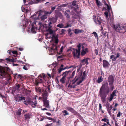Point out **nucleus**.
Masks as SVG:
<instances>
[{
  "label": "nucleus",
  "mask_w": 126,
  "mask_h": 126,
  "mask_svg": "<svg viewBox=\"0 0 126 126\" xmlns=\"http://www.w3.org/2000/svg\"><path fill=\"white\" fill-rule=\"evenodd\" d=\"M80 67H79L78 69L76 76L75 78L71 81L72 77L74 76L75 73V71L73 72L72 77H69L68 78V82H66V86L69 87L74 88V84L75 85H79L85 80L86 77V71L82 73V71L80 70Z\"/></svg>",
  "instance_id": "obj_1"
},
{
  "label": "nucleus",
  "mask_w": 126,
  "mask_h": 126,
  "mask_svg": "<svg viewBox=\"0 0 126 126\" xmlns=\"http://www.w3.org/2000/svg\"><path fill=\"white\" fill-rule=\"evenodd\" d=\"M47 33L46 34V39H50L51 41L53 42H55V44H53L51 49L49 50V54L50 55H53L55 51L57 50L56 44L58 42V40L57 36H55L53 35V31L51 29L48 30Z\"/></svg>",
  "instance_id": "obj_2"
},
{
  "label": "nucleus",
  "mask_w": 126,
  "mask_h": 126,
  "mask_svg": "<svg viewBox=\"0 0 126 126\" xmlns=\"http://www.w3.org/2000/svg\"><path fill=\"white\" fill-rule=\"evenodd\" d=\"M78 50L77 49L70 47L67 50V51L68 52L71 51L73 53V56L75 57H77L79 58L81 50V54L82 56H84L88 52V48L84 47L82 45L80 44H79L78 46Z\"/></svg>",
  "instance_id": "obj_3"
},
{
  "label": "nucleus",
  "mask_w": 126,
  "mask_h": 126,
  "mask_svg": "<svg viewBox=\"0 0 126 126\" xmlns=\"http://www.w3.org/2000/svg\"><path fill=\"white\" fill-rule=\"evenodd\" d=\"M110 92V89L108 84L107 82L103 84L100 89L99 94L102 102L105 103L106 98L107 94Z\"/></svg>",
  "instance_id": "obj_4"
},
{
  "label": "nucleus",
  "mask_w": 126,
  "mask_h": 126,
  "mask_svg": "<svg viewBox=\"0 0 126 126\" xmlns=\"http://www.w3.org/2000/svg\"><path fill=\"white\" fill-rule=\"evenodd\" d=\"M52 12H45V14H44L43 12L40 13V12L39 14H37L36 15H34L32 17L35 20L37 19L40 18L41 20H42L47 18V15L50 14Z\"/></svg>",
  "instance_id": "obj_5"
},
{
  "label": "nucleus",
  "mask_w": 126,
  "mask_h": 126,
  "mask_svg": "<svg viewBox=\"0 0 126 126\" xmlns=\"http://www.w3.org/2000/svg\"><path fill=\"white\" fill-rule=\"evenodd\" d=\"M111 26L117 32L122 33L125 32V31H124L125 29L122 25L119 24L115 25L114 24H111Z\"/></svg>",
  "instance_id": "obj_6"
},
{
  "label": "nucleus",
  "mask_w": 126,
  "mask_h": 126,
  "mask_svg": "<svg viewBox=\"0 0 126 126\" xmlns=\"http://www.w3.org/2000/svg\"><path fill=\"white\" fill-rule=\"evenodd\" d=\"M7 75V73L5 71L3 67L0 66V78H5Z\"/></svg>",
  "instance_id": "obj_7"
},
{
  "label": "nucleus",
  "mask_w": 126,
  "mask_h": 126,
  "mask_svg": "<svg viewBox=\"0 0 126 126\" xmlns=\"http://www.w3.org/2000/svg\"><path fill=\"white\" fill-rule=\"evenodd\" d=\"M42 97L44 106L47 108H50V107L49 106V102L48 101L47 99V97L46 96L43 95Z\"/></svg>",
  "instance_id": "obj_8"
},
{
  "label": "nucleus",
  "mask_w": 126,
  "mask_h": 126,
  "mask_svg": "<svg viewBox=\"0 0 126 126\" xmlns=\"http://www.w3.org/2000/svg\"><path fill=\"white\" fill-rule=\"evenodd\" d=\"M117 90H115L110 95L109 97H108V99L109 100L110 102L112 101L114 96H116V93L117 92Z\"/></svg>",
  "instance_id": "obj_9"
},
{
  "label": "nucleus",
  "mask_w": 126,
  "mask_h": 126,
  "mask_svg": "<svg viewBox=\"0 0 126 126\" xmlns=\"http://www.w3.org/2000/svg\"><path fill=\"white\" fill-rule=\"evenodd\" d=\"M73 11L74 12H75L77 13V15L75 14V15L73 14V18H74L75 19H77L78 18H79L80 17V16L78 14V13H79V12L78 11H77L78 9V8H73Z\"/></svg>",
  "instance_id": "obj_10"
},
{
  "label": "nucleus",
  "mask_w": 126,
  "mask_h": 126,
  "mask_svg": "<svg viewBox=\"0 0 126 126\" xmlns=\"http://www.w3.org/2000/svg\"><path fill=\"white\" fill-rule=\"evenodd\" d=\"M57 20V19L56 18H50L48 20L49 22L48 24L49 28H50L51 27V26H50V25L52 24V23H54L56 22Z\"/></svg>",
  "instance_id": "obj_11"
},
{
  "label": "nucleus",
  "mask_w": 126,
  "mask_h": 126,
  "mask_svg": "<svg viewBox=\"0 0 126 126\" xmlns=\"http://www.w3.org/2000/svg\"><path fill=\"white\" fill-rule=\"evenodd\" d=\"M108 81L109 82V84H113L114 82L113 76L111 75L109 76L108 78Z\"/></svg>",
  "instance_id": "obj_12"
},
{
  "label": "nucleus",
  "mask_w": 126,
  "mask_h": 126,
  "mask_svg": "<svg viewBox=\"0 0 126 126\" xmlns=\"http://www.w3.org/2000/svg\"><path fill=\"white\" fill-rule=\"evenodd\" d=\"M39 24L40 25V28H39L40 30H42L45 28H47V24H45L44 25L40 23H39Z\"/></svg>",
  "instance_id": "obj_13"
},
{
  "label": "nucleus",
  "mask_w": 126,
  "mask_h": 126,
  "mask_svg": "<svg viewBox=\"0 0 126 126\" xmlns=\"http://www.w3.org/2000/svg\"><path fill=\"white\" fill-rule=\"evenodd\" d=\"M93 19H94V20L95 22L97 23H98L99 24H100L102 20L101 19H100V17H99V18H98V20L97 21L95 19H96V16H93Z\"/></svg>",
  "instance_id": "obj_14"
},
{
  "label": "nucleus",
  "mask_w": 126,
  "mask_h": 126,
  "mask_svg": "<svg viewBox=\"0 0 126 126\" xmlns=\"http://www.w3.org/2000/svg\"><path fill=\"white\" fill-rule=\"evenodd\" d=\"M103 66L104 67H108L110 65L109 63L106 60H104L103 61Z\"/></svg>",
  "instance_id": "obj_15"
},
{
  "label": "nucleus",
  "mask_w": 126,
  "mask_h": 126,
  "mask_svg": "<svg viewBox=\"0 0 126 126\" xmlns=\"http://www.w3.org/2000/svg\"><path fill=\"white\" fill-rule=\"evenodd\" d=\"M81 63L82 65H84L85 64L87 65L88 64V59L86 58L82 60L81 62Z\"/></svg>",
  "instance_id": "obj_16"
},
{
  "label": "nucleus",
  "mask_w": 126,
  "mask_h": 126,
  "mask_svg": "<svg viewBox=\"0 0 126 126\" xmlns=\"http://www.w3.org/2000/svg\"><path fill=\"white\" fill-rule=\"evenodd\" d=\"M108 10L104 13V15L107 18H108L109 16V11L111 10V8H107Z\"/></svg>",
  "instance_id": "obj_17"
},
{
  "label": "nucleus",
  "mask_w": 126,
  "mask_h": 126,
  "mask_svg": "<svg viewBox=\"0 0 126 126\" xmlns=\"http://www.w3.org/2000/svg\"><path fill=\"white\" fill-rule=\"evenodd\" d=\"M28 104L31 105L32 107L34 108L36 104V102L34 103L33 101H30L28 102Z\"/></svg>",
  "instance_id": "obj_18"
},
{
  "label": "nucleus",
  "mask_w": 126,
  "mask_h": 126,
  "mask_svg": "<svg viewBox=\"0 0 126 126\" xmlns=\"http://www.w3.org/2000/svg\"><path fill=\"white\" fill-rule=\"evenodd\" d=\"M37 30V28L35 27L32 26L31 29V32L33 33H35L36 31Z\"/></svg>",
  "instance_id": "obj_19"
},
{
  "label": "nucleus",
  "mask_w": 126,
  "mask_h": 126,
  "mask_svg": "<svg viewBox=\"0 0 126 126\" xmlns=\"http://www.w3.org/2000/svg\"><path fill=\"white\" fill-rule=\"evenodd\" d=\"M83 31L82 30L76 29L75 30L74 32L76 34H78L79 33H81Z\"/></svg>",
  "instance_id": "obj_20"
},
{
  "label": "nucleus",
  "mask_w": 126,
  "mask_h": 126,
  "mask_svg": "<svg viewBox=\"0 0 126 126\" xmlns=\"http://www.w3.org/2000/svg\"><path fill=\"white\" fill-rule=\"evenodd\" d=\"M71 71H66L63 73V78L65 77H66L68 74L70 73Z\"/></svg>",
  "instance_id": "obj_21"
},
{
  "label": "nucleus",
  "mask_w": 126,
  "mask_h": 126,
  "mask_svg": "<svg viewBox=\"0 0 126 126\" xmlns=\"http://www.w3.org/2000/svg\"><path fill=\"white\" fill-rule=\"evenodd\" d=\"M39 78H43V79L45 81L46 80V79H45V75L44 74H41L39 76Z\"/></svg>",
  "instance_id": "obj_22"
},
{
  "label": "nucleus",
  "mask_w": 126,
  "mask_h": 126,
  "mask_svg": "<svg viewBox=\"0 0 126 126\" xmlns=\"http://www.w3.org/2000/svg\"><path fill=\"white\" fill-rule=\"evenodd\" d=\"M77 2L76 1H74L73 2L72 4V5L74 6H75V7H77V8H78V5L77 4Z\"/></svg>",
  "instance_id": "obj_23"
},
{
  "label": "nucleus",
  "mask_w": 126,
  "mask_h": 126,
  "mask_svg": "<svg viewBox=\"0 0 126 126\" xmlns=\"http://www.w3.org/2000/svg\"><path fill=\"white\" fill-rule=\"evenodd\" d=\"M63 59V57L62 55L59 56L58 57L57 60L58 61H62Z\"/></svg>",
  "instance_id": "obj_24"
},
{
  "label": "nucleus",
  "mask_w": 126,
  "mask_h": 126,
  "mask_svg": "<svg viewBox=\"0 0 126 126\" xmlns=\"http://www.w3.org/2000/svg\"><path fill=\"white\" fill-rule=\"evenodd\" d=\"M67 109L70 111L72 113H74L75 112V110L73 109L70 107H68L67 108Z\"/></svg>",
  "instance_id": "obj_25"
},
{
  "label": "nucleus",
  "mask_w": 126,
  "mask_h": 126,
  "mask_svg": "<svg viewBox=\"0 0 126 126\" xmlns=\"http://www.w3.org/2000/svg\"><path fill=\"white\" fill-rule=\"evenodd\" d=\"M25 98L24 97H20L19 98L18 101L20 102H22L23 101H25Z\"/></svg>",
  "instance_id": "obj_26"
},
{
  "label": "nucleus",
  "mask_w": 126,
  "mask_h": 126,
  "mask_svg": "<svg viewBox=\"0 0 126 126\" xmlns=\"http://www.w3.org/2000/svg\"><path fill=\"white\" fill-rule=\"evenodd\" d=\"M63 65L62 64L61 65V67H60L59 69H58V72L59 73H60L63 70Z\"/></svg>",
  "instance_id": "obj_27"
},
{
  "label": "nucleus",
  "mask_w": 126,
  "mask_h": 126,
  "mask_svg": "<svg viewBox=\"0 0 126 126\" xmlns=\"http://www.w3.org/2000/svg\"><path fill=\"white\" fill-rule=\"evenodd\" d=\"M97 5L98 7L102 5V3L100 2V1L98 0L96 1Z\"/></svg>",
  "instance_id": "obj_28"
},
{
  "label": "nucleus",
  "mask_w": 126,
  "mask_h": 126,
  "mask_svg": "<svg viewBox=\"0 0 126 126\" xmlns=\"http://www.w3.org/2000/svg\"><path fill=\"white\" fill-rule=\"evenodd\" d=\"M47 119L49 120H51V121H50V122H51V121H52L53 122H55L56 121V120L55 119H53L52 118H51L50 117H47Z\"/></svg>",
  "instance_id": "obj_29"
},
{
  "label": "nucleus",
  "mask_w": 126,
  "mask_h": 126,
  "mask_svg": "<svg viewBox=\"0 0 126 126\" xmlns=\"http://www.w3.org/2000/svg\"><path fill=\"white\" fill-rule=\"evenodd\" d=\"M25 117L26 120H28L30 117V115L29 114H26L25 116Z\"/></svg>",
  "instance_id": "obj_30"
},
{
  "label": "nucleus",
  "mask_w": 126,
  "mask_h": 126,
  "mask_svg": "<svg viewBox=\"0 0 126 126\" xmlns=\"http://www.w3.org/2000/svg\"><path fill=\"white\" fill-rule=\"evenodd\" d=\"M102 78V77L101 76L99 78H98L97 80V82L98 83H100L102 81L103 79Z\"/></svg>",
  "instance_id": "obj_31"
},
{
  "label": "nucleus",
  "mask_w": 126,
  "mask_h": 126,
  "mask_svg": "<svg viewBox=\"0 0 126 126\" xmlns=\"http://www.w3.org/2000/svg\"><path fill=\"white\" fill-rule=\"evenodd\" d=\"M43 82V80L42 79H39L36 81V82L38 84V83H41Z\"/></svg>",
  "instance_id": "obj_32"
},
{
  "label": "nucleus",
  "mask_w": 126,
  "mask_h": 126,
  "mask_svg": "<svg viewBox=\"0 0 126 126\" xmlns=\"http://www.w3.org/2000/svg\"><path fill=\"white\" fill-rule=\"evenodd\" d=\"M109 84L110 90L111 91H112L114 88V86L113 85V84Z\"/></svg>",
  "instance_id": "obj_33"
},
{
  "label": "nucleus",
  "mask_w": 126,
  "mask_h": 126,
  "mask_svg": "<svg viewBox=\"0 0 126 126\" xmlns=\"http://www.w3.org/2000/svg\"><path fill=\"white\" fill-rule=\"evenodd\" d=\"M21 109H19L18 110L17 112L16 113V114L17 115H20L21 114Z\"/></svg>",
  "instance_id": "obj_34"
},
{
  "label": "nucleus",
  "mask_w": 126,
  "mask_h": 126,
  "mask_svg": "<svg viewBox=\"0 0 126 126\" xmlns=\"http://www.w3.org/2000/svg\"><path fill=\"white\" fill-rule=\"evenodd\" d=\"M110 25L111 24H114L113 23V22L114 21V18L113 17H111L110 18Z\"/></svg>",
  "instance_id": "obj_35"
},
{
  "label": "nucleus",
  "mask_w": 126,
  "mask_h": 126,
  "mask_svg": "<svg viewBox=\"0 0 126 126\" xmlns=\"http://www.w3.org/2000/svg\"><path fill=\"white\" fill-rule=\"evenodd\" d=\"M104 4L106 5L107 6V8H111V7L109 5H108L107 4V3H106V2L104 1Z\"/></svg>",
  "instance_id": "obj_36"
},
{
  "label": "nucleus",
  "mask_w": 126,
  "mask_h": 126,
  "mask_svg": "<svg viewBox=\"0 0 126 126\" xmlns=\"http://www.w3.org/2000/svg\"><path fill=\"white\" fill-rule=\"evenodd\" d=\"M106 108L107 109L109 108V107L110 105V104L108 102H107L106 103Z\"/></svg>",
  "instance_id": "obj_37"
},
{
  "label": "nucleus",
  "mask_w": 126,
  "mask_h": 126,
  "mask_svg": "<svg viewBox=\"0 0 126 126\" xmlns=\"http://www.w3.org/2000/svg\"><path fill=\"white\" fill-rule=\"evenodd\" d=\"M92 33L94 34V36L95 37H97V38H98L97 34L95 32H93Z\"/></svg>",
  "instance_id": "obj_38"
},
{
  "label": "nucleus",
  "mask_w": 126,
  "mask_h": 126,
  "mask_svg": "<svg viewBox=\"0 0 126 126\" xmlns=\"http://www.w3.org/2000/svg\"><path fill=\"white\" fill-rule=\"evenodd\" d=\"M57 26L60 28H62L63 27V25L62 24H60L58 25Z\"/></svg>",
  "instance_id": "obj_39"
},
{
  "label": "nucleus",
  "mask_w": 126,
  "mask_h": 126,
  "mask_svg": "<svg viewBox=\"0 0 126 126\" xmlns=\"http://www.w3.org/2000/svg\"><path fill=\"white\" fill-rule=\"evenodd\" d=\"M72 66H67L66 67H64V68H63V70H64L66 69H68L69 68H71L72 67Z\"/></svg>",
  "instance_id": "obj_40"
},
{
  "label": "nucleus",
  "mask_w": 126,
  "mask_h": 126,
  "mask_svg": "<svg viewBox=\"0 0 126 126\" xmlns=\"http://www.w3.org/2000/svg\"><path fill=\"white\" fill-rule=\"evenodd\" d=\"M29 68V66H24L23 67V69L26 70H27Z\"/></svg>",
  "instance_id": "obj_41"
},
{
  "label": "nucleus",
  "mask_w": 126,
  "mask_h": 126,
  "mask_svg": "<svg viewBox=\"0 0 126 126\" xmlns=\"http://www.w3.org/2000/svg\"><path fill=\"white\" fill-rule=\"evenodd\" d=\"M57 63L56 62H54L53 64L52 65L54 66V67H55L57 66Z\"/></svg>",
  "instance_id": "obj_42"
},
{
  "label": "nucleus",
  "mask_w": 126,
  "mask_h": 126,
  "mask_svg": "<svg viewBox=\"0 0 126 126\" xmlns=\"http://www.w3.org/2000/svg\"><path fill=\"white\" fill-rule=\"evenodd\" d=\"M63 113H65V114H63L64 115H67L69 114L67 112V111L66 110H63Z\"/></svg>",
  "instance_id": "obj_43"
},
{
  "label": "nucleus",
  "mask_w": 126,
  "mask_h": 126,
  "mask_svg": "<svg viewBox=\"0 0 126 126\" xmlns=\"http://www.w3.org/2000/svg\"><path fill=\"white\" fill-rule=\"evenodd\" d=\"M6 60L7 62H10V57H9L8 58H6Z\"/></svg>",
  "instance_id": "obj_44"
},
{
  "label": "nucleus",
  "mask_w": 126,
  "mask_h": 126,
  "mask_svg": "<svg viewBox=\"0 0 126 126\" xmlns=\"http://www.w3.org/2000/svg\"><path fill=\"white\" fill-rule=\"evenodd\" d=\"M99 110H102V106L101 105L100 103H99Z\"/></svg>",
  "instance_id": "obj_45"
},
{
  "label": "nucleus",
  "mask_w": 126,
  "mask_h": 126,
  "mask_svg": "<svg viewBox=\"0 0 126 126\" xmlns=\"http://www.w3.org/2000/svg\"><path fill=\"white\" fill-rule=\"evenodd\" d=\"M117 58L116 57V56H114V58L112 59V61H115Z\"/></svg>",
  "instance_id": "obj_46"
},
{
  "label": "nucleus",
  "mask_w": 126,
  "mask_h": 126,
  "mask_svg": "<svg viewBox=\"0 0 126 126\" xmlns=\"http://www.w3.org/2000/svg\"><path fill=\"white\" fill-rule=\"evenodd\" d=\"M60 82L61 83V84L63 83V77L60 79Z\"/></svg>",
  "instance_id": "obj_47"
},
{
  "label": "nucleus",
  "mask_w": 126,
  "mask_h": 126,
  "mask_svg": "<svg viewBox=\"0 0 126 126\" xmlns=\"http://www.w3.org/2000/svg\"><path fill=\"white\" fill-rule=\"evenodd\" d=\"M108 119H107V118H105L103 119H102L101 121H104L105 122H107V121Z\"/></svg>",
  "instance_id": "obj_48"
},
{
  "label": "nucleus",
  "mask_w": 126,
  "mask_h": 126,
  "mask_svg": "<svg viewBox=\"0 0 126 126\" xmlns=\"http://www.w3.org/2000/svg\"><path fill=\"white\" fill-rule=\"evenodd\" d=\"M95 53L96 55H97L98 54V50L97 49H95Z\"/></svg>",
  "instance_id": "obj_49"
},
{
  "label": "nucleus",
  "mask_w": 126,
  "mask_h": 126,
  "mask_svg": "<svg viewBox=\"0 0 126 126\" xmlns=\"http://www.w3.org/2000/svg\"><path fill=\"white\" fill-rule=\"evenodd\" d=\"M15 60L14 59H10V62H15Z\"/></svg>",
  "instance_id": "obj_50"
},
{
  "label": "nucleus",
  "mask_w": 126,
  "mask_h": 126,
  "mask_svg": "<svg viewBox=\"0 0 126 126\" xmlns=\"http://www.w3.org/2000/svg\"><path fill=\"white\" fill-rule=\"evenodd\" d=\"M37 92L38 91L39 92H41V89L40 88H38V89H36Z\"/></svg>",
  "instance_id": "obj_51"
},
{
  "label": "nucleus",
  "mask_w": 126,
  "mask_h": 126,
  "mask_svg": "<svg viewBox=\"0 0 126 126\" xmlns=\"http://www.w3.org/2000/svg\"><path fill=\"white\" fill-rule=\"evenodd\" d=\"M12 53L14 54H17V51H12Z\"/></svg>",
  "instance_id": "obj_52"
},
{
  "label": "nucleus",
  "mask_w": 126,
  "mask_h": 126,
  "mask_svg": "<svg viewBox=\"0 0 126 126\" xmlns=\"http://www.w3.org/2000/svg\"><path fill=\"white\" fill-rule=\"evenodd\" d=\"M121 116V113L120 111H119L117 114V117H120Z\"/></svg>",
  "instance_id": "obj_53"
},
{
  "label": "nucleus",
  "mask_w": 126,
  "mask_h": 126,
  "mask_svg": "<svg viewBox=\"0 0 126 126\" xmlns=\"http://www.w3.org/2000/svg\"><path fill=\"white\" fill-rule=\"evenodd\" d=\"M120 56V53L118 52L116 54V57L118 58Z\"/></svg>",
  "instance_id": "obj_54"
},
{
  "label": "nucleus",
  "mask_w": 126,
  "mask_h": 126,
  "mask_svg": "<svg viewBox=\"0 0 126 126\" xmlns=\"http://www.w3.org/2000/svg\"><path fill=\"white\" fill-rule=\"evenodd\" d=\"M107 111H108V113L109 114H110V113H111V111H110L111 110H110V109H108V108H107Z\"/></svg>",
  "instance_id": "obj_55"
},
{
  "label": "nucleus",
  "mask_w": 126,
  "mask_h": 126,
  "mask_svg": "<svg viewBox=\"0 0 126 126\" xmlns=\"http://www.w3.org/2000/svg\"><path fill=\"white\" fill-rule=\"evenodd\" d=\"M65 15L67 18H69L70 16H69V15L68 14L66 13L65 14Z\"/></svg>",
  "instance_id": "obj_56"
},
{
  "label": "nucleus",
  "mask_w": 126,
  "mask_h": 126,
  "mask_svg": "<svg viewBox=\"0 0 126 126\" xmlns=\"http://www.w3.org/2000/svg\"><path fill=\"white\" fill-rule=\"evenodd\" d=\"M63 46H62L60 49V51L61 52H63Z\"/></svg>",
  "instance_id": "obj_57"
},
{
  "label": "nucleus",
  "mask_w": 126,
  "mask_h": 126,
  "mask_svg": "<svg viewBox=\"0 0 126 126\" xmlns=\"http://www.w3.org/2000/svg\"><path fill=\"white\" fill-rule=\"evenodd\" d=\"M46 114L47 115L49 116H50L51 115V114L49 112H46Z\"/></svg>",
  "instance_id": "obj_58"
},
{
  "label": "nucleus",
  "mask_w": 126,
  "mask_h": 126,
  "mask_svg": "<svg viewBox=\"0 0 126 126\" xmlns=\"http://www.w3.org/2000/svg\"><path fill=\"white\" fill-rule=\"evenodd\" d=\"M19 87H20V85L19 84H18L16 86V88L17 89H18V88Z\"/></svg>",
  "instance_id": "obj_59"
},
{
  "label": "nucleus",
  "mask_w": 126,
  "mask_h": 126,
  "mask_svg": "<svg viewBox=\"0 0 126 126\" xmlns=\"http://www.w3.org/2000/svg\"><path fill=\"white\" fill-rule=\"evenodd\" d=\"M114 55H111L110 56V59H112L113 58H114Z\"/></svg>",
  "instance_id": "obj_60"
},
{
  "label": "nucleus",
  "mask_w": 126,
  "mask_h": 126,
  "mask_svg": "<svg viewBox=\"0 0 126 126\" xmlns=\"http://www.w3.org/2000/svg\"><path fill=\"white\" fill-rule=\"evenodd\" d=\"M112 108V105H110V108L109 107V109H110V110H111V109Z\"/></svg>",
  "instance_id": "obj_61"
},
{
  "label": "nucleus",
  "mask_w": 126,
  "mask_h": 126,
  "mask_svg": "<svg viewBox=\"0 0 126 126\" xmlns=\"http://www.w3.org/2000/svg\"><path fill=\"white\" fill-rule=\"evenodd\" d=\"M52 126V124H47V125L45 126Z\"/></svg>",
  "instance_id": "obj_62"
},
{
  "label": "nucleus",
  "mask_w": 126,
  "mask_h": 126,
  "mask_svg": "<svg viewBox=\"0 0 126 126\" xmlns=\"http://www.w3.org/2000/svg\"><path fill=\"white\" fill-rule=\"evenodd\" d=\"M118 104L117 103H115V105H114V107L115 108L117 106H118Z\"/></svg>",
  "instance_id": "obj_63"
},
{
  "label": "nucleus",
  "mask_w": 126,
  "mask_h": 126,
  "mask_svg": "<svg viewBox=\"0 0 126 126\" xmlns=\"http://www.w3.org/2000/svg\"><path fill=\"white\" fill-rule=\"evenodd\" d=\"M41 110H47V109L46 108H45L43 109H41Z\"/></svg>",
  "instance_id": "obj_64"
}]
</instances>
